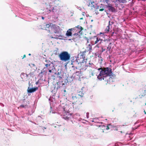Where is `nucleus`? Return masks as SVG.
<instances>
[{"mask_svg":"<svg viewBox=\"0 0 146 146\" xmlns=\"http://www.w3.org/2000/svg\"><path fill=\"white\" fill-rule=\"evenodd\" d=\"M54 109L56 110L58 113L61 115L62 117L67 120H70L72 115V113H70L66 109V107H62L60 105H57V104L54 106Z\"/></svg>","mask_w":146,"mask_h":146,"instance_id":"f257e3e1","label":"nucleus"},{"mask_svg":"<svg viewBox=\"0 0 146 146\" xmlns=\"http://www.w3.org/2000/svg\"><path fill=\"white\" fill-rule=\"evenodd\" d=\"M112 73V70L111 68L108 67L104 68L103 70H101L100 71V74L97 76L98 79L100 81L102 79L106 81L107 83H108L109 80L108 78H109V76H111Z\"/></svg>","mask_w":146,"mask_h":146,"instance_id":"f03ea898","label":"nucleus"},{"mask_svg":"<svg viewBox=\"0 0 146 146\" xmlns=\"http://www.w3.org/2000/svg\"><path fill=\"white\" fill-rule=\"evenodd\" d=\"M45 62H44V64L46 68H44L43 69L44 71L46 72H47V70L50 73H54L55 68L54 67V63L46 60L44 59Z\"/></svg>","mask_w":146,"mask_h":146,"instance_id":"7ed1b4c3","label":"nucleus"},{"mask_svg":"<svg viewBox=\"0 0 146 146\" xmlns=\"http://www.w3.org/2000/svg\"><path fill=\"white\" fill-rule=\"evenodd\" d=\"M54 1V0H43L44 3L43 4L47 9H49L47 11L48 13L52 11L53 14H55L56 12V9H54V7L52 8V9H49L52 6Z\"/></svg>","mask_w":146,"mask_h":146,"instance_id":"20e7f679","label":"nucleus"},{"mask_svg":"<svg viewBox=\"0 0 146 146\" xmlns=\"http://www.w3.org/2000/svg\"><path fill=\"white\" fill-rule=\"evenodd\" d=\"M77 29H78L76 31H75V33L73 34L72 35L75 36L74 37H73L72 38L69 39V40H73L74 41L76 42L80 38V35L78 34L82 30L83 28L82 27L78 25L76 27Z\"/></svg>","mask_w":146,"mask_h":146,"instance_id":"39448f33","label":"nucleus"},{"mask_svg":"<svg viewBox=\"0 0 146 146\" xmlns=\"http://www.w3.org/2000/svg\"><path fill=\"white\" fill-rule=\"evenodd\" d=\"M70 78H71V80H70L69 79L68 77L66 79H65L64 81L65 84L64 83H63L62 82V81L61 82L60 81L57 83L58 86H57V87L56 88V90L58 89L60 87L65 88V87L67 85V83L69 82H71V81L73 80L72 76H70Z\"/></svg>","mask_w":146,"mask_h":146,"instance_id":"423d86ee","label":"nucleus"},{"mask_svg":"<svg viewBox=\"0 0 146 146\" xmlns=\"http://www.w3.org/2000/svg\"><path fill=\"white\" fill-rule=\"evenodd\" d=\"M70 55L67 52H63L59 55V57L61 60L65 62L69 60L70 58Z\"/></svg>","mask_w":146,"mask_h":146,"instance_id":"0eeeda50","label":"nucleus"},{"mask_svg":"<svg viewBox=\"0 0 146 146\" xmlns=\"http://www.w3.org/2000/svg\"><path fill=\"white\" fill-rule=\"evenodd\" d=\"M75 59H76V60L74 61H72L71 64L72 65V67L73 68L74 70L75 69H80L81 66L82 65L84 62H83V61L82 62H79L77 60V58H75Z\"/></svg>","mask_w":146,"mask_h":146,"instance_id":"6e6552de","label":"nucleus"},{"mask_svg":"<svg viewBox=\"0 0 146 146\" xmlns=\"http://www.w3.org/2000/svg\"><path fill=\"white\" fill-rule=\"evenodd\" d=\"M97 37L98 39L100 38V42L99 43L101 45L104 44V43L108 42L109 40L107 38L108 36L106 35H104V33H100V34L98 35Z\"/></svg>","mask_w":146,"mask_h":146,"instance_id":"1a4fd4ad","label":"nucleus"},{"mask_svg":"<svg viewBox=\"0 0 146 146\" xmlns=\"http://www.w3.org/2000/svg\"><path fill=\"white\" fill-rule=\"evenodd\" d=\"M78 98L81 101L79 103V105H80L83 103V99L82 98L84 96V93L82 92V91H80L78 92V94L76 95Z\"/></svg>","mask_w":146,"mask_h":146,"instance_id":"9d476101","label":"nucleus"},{"mask_svg":"<svg viewBox=\"0 0 146 146\" xmlns=\"http://www.w3.org/2000/svg\"><path fill=\"white\" fill-rule=\"evenodd\" d=\"M55 77L56 79H58L61 82L62 81V78H63V74L60 71L55 72L54 73Z\"/></svg>","mask_w":146,"mask_h":146,"instance_id":"9b49d317","label":"nucleus"},{"mask_svg":"<svg viewBox=\"0 0 146 146\" xmlns=\"http://www.w3.org/2000/svg\"><path fill=\"white\" fill-rule=\"evenodd\" d=\"M51 30L53 31L54 33H60V31L61 30L60 27L55 25H54L52 27Z\"/></svg>","mask_w":146,"mask_h":146,"instance_id":"f8f14e48","label":"nucleus"},{"mask_svg":"<svg viewBox=\"0 0 146 146\" xmlns=\"http://www.w3.org/2000/svg\"><path fill=\"white\" fill-rule=\"evenodd\" d=\"M84 62L86 63V66L88 69L92 70L94 68V65L92 63L89 62V63H87V61H84Z\"/></svg>","mask_w":146,"mask_h":146,"instance_id":"ddd939ff","label":"nucleus"},{"mask_svg":"<svg viewBox=\"0 0 146 146\" xmlns=\"http://www.w3.org/2000/svg\"><path fill=\"white\" fill-rule=\"evenodd\" d=\"M78 96L74 93H72L69 96V99L72 101L74 102L77 101Z\"/></svg>","mask_w":146,"mask_h":146,"instance_id":"4468645a","label":"nucleus"},{"mask_svg":"<svg viewBox=\"0 0 146 146\" xmlns=\"http://www.w3.org/2000/svg\"><path fill=\"white\" fill-rule=\"evenodd\" d=\"M30 82H29V87L27 89V92L29 93H32L36 91V90H38V87L33 88H30L29 86H30Z\"/></svg>","mask_w":146,"mask_h":146,"instance_id":"2eb2a0df","label":"nucleus"},{"mask_svg":"<svg viewBox=\"0 0 146 146\" xmlns=\"http://www.w3.org/2000/svg\"><path fill=\"white\" fill-rule=\"evenodd\" d=\"M20 76L23 81L24 82L27 80V78L28 77V75L27 74L24 72H22L20 74Z\"/></svg>","mask_w":146,"mask_h":146,"instance_id":"dca6fc26","label":"nucleus"},{"mask_svg":"<svg viewBox=\"0 0 146 146\" xmlns=\"http://www.w3.org/2000/svg\"><path fill=\"white\" fill-rule=\"evenodd\" d=\"M56 35H54L55 37H53L52 36L51 37L52 38H55L56 39H58L59 37H61V38H65V37L62 35V33L61 30L60 31V33H55Z\"/></svg>","mask_w":146,"mask_h":146,"instance_id":"f3484780","label":"nucleus"},{"mask_svg":"<svg viewBox=\"0 0 146 146\" xmlns=\"http://www.w3.org/2000/svg\"><path fill=\"white\" fill-rule=\"evenodd\" d=\"M52 23H49L46 24L45 26H44V29H45L46 30H48V31H50V30L51 29V30L52 29V27L53 26V25Z\"/></svg>","mask_w":146,"mask_h":146,"instance_id":"a211bd4d","label":"nucleus"},{"mask_svg":"<svg viewBox=\"0 0 146 146\" xmlns=\"http://www.w3.org/2000/svg\"><path fill=\"white\" fill-rule=\"evenodd\" d=\"M107 7L109 11L112 12H115L116 11V9L111 5H108Z\"/></svg>","mask_w":146,"mask_h":146,"instance_id":"6ab92c4d","label":"nucleus"},{"mask_svg":"<svg viewBox=\"0 0 146 146\" xmlns=\"http://www.w3.org/2000/svg\"><path fill=\"white\" fill-rule=\"evenodd\" d=\"M113 24V23L112 22H111V23L110 21H109V25L105 30L106 32H108L109 31L111 27V25Z\"/></svg>","mask_w":146,"mask_h":146,"instance_id":"aec40b11","label":"nucleus"},{"mask_svg":"<svg viewBox=\"0 0 146 146\" xmlns=\"http://www.w3.org/2000/svg\"><path fill=\"white\" fill-rule=\"evenodd\" d=\"M102 8V9H99V11H103L104 10V5L103 4H101V6H97L96 7V9H99L100 8Z\"/></svg>","mask_w":146,"mask_h":146,"instance_id":"412c9836","label":"nucleus"},{"mask_svg":"<svg viewBox=\"0 0 146 146\" xmlns=\"http://www.w3.org/2000/svg\"><path fill=\"white\" fill-rule=\"evenodd\" d=\"M84 63L82 64V65H81V66H82V67L81 68V69L82 70H86L87 69V66H86V62H84Z\"/></svg>","mask_w":146,"mask_h":146,"instance_id":"4be33fe9","label":"nucleus"},{"mask_svg":"<svg viewBox=\"0 0 146 146\" xmlns=\"http://www.w3.org/2000/svg\"><path fill=\"white\" fill-rule=\"evenodd\" d=\"M71 29H69L67 31L66 33V35L67 36H71L72 35V31L70 30Z\"/></svg>","mask_w":146,"mask_h":146,"instance_id":"5701e85b","label":"nucleus"},{"mask_svg":"<svg viewBox=\"0 0 146 146\" xmlns=\"http://www.w3.org/2000/svg\"><path fill=\"white\" fill-rule=\"evenodd\" d=\"M86 51H90V52L92 50V47L91 44H89L86 47Z\"/></svg>","mask_w":146,"mask_h":146,"instance_id":"b1692460","label":"nucleus"},{"mask_svg":"<svg viewBox=\"0 0 146 146\" xmlns=\"http://www.w3.org/2000/svg\"><path fill=\"white\" fill-rule=\"evenodd\" d=\"M98 126H99V127H104V129H106V130H108L109 129V128L108 126H107L106 127L104 125H98Z\"/></svg>","mask_w":146,"mask_h":146,"instance_id":"393cba45","label":"nucleus"},{"mask_svg":"<svg viewBox=\"0 0 146 146\" xmlns=\"http://www.w3.org/2000/svg\"><path fill=\"white\" fill-rule=\"evenodd\" d=\"M96 37V40L95 41V42L94 43V44H96L98 42V43H99V42H100V38H98L97 37Z\"/></svg>","mask_w":146,"mask_h":146,"instance_id":"a878e982","label":"nucleus"},{"mask_svg":"<svg viewBox=\"0 0 146 146\" xmlns=\"http://www.w3.org/2000/svg\"><path fill=\"white\" fill-rule=\"evenodd\" d=\"M118 1L120 3H126L127 1L126 0H116Z\"/></svg>","mask_w":146,"mask_h":146,"instance_id":"bb28decb","label":"nucleus"},{"mask_svg":"<svg viewBox=\"0 0 146 146\" xmlns=\"http://www.w3.org/2000/svg\"><path fill=\"white\" fill-rule=\"evenodd\" d=\"M100 56H101L100 55H99L98 56V57H100V58H99V61L100 62V63H102V61H103V58H101L100 57Z\"/></svg>","mask_w":146,"mask_h":146,"instance_id":"cd10ccee","label":"nucleus"},{"mask_svg":"<svg viewBox=\"0 0 146 146\" xmlns=\"http://www.w3.org/2000/svg\"><path fill=\"white\" fill-rule=\"evenodd\" d=\"M80 71H77L75 73V74L77 76H79V75L80 74Z\"/></svg>","mask_w":146,"mask_h":146,"instance_id":"c85d7f7f","label":"nucleus"},{"mask_svg":"<svg viewBox=\"0 0 146 146\" xmlns=\"http://www.w3.org/2000/svg\"><path fill=\"white\" fill-rule=\"evenodd\" d=\"M76 29H77V27H76V26L75 27H74V28H71V29H71V30L72 31H76Z\"/></svg>","mask_w":146,"mask_h":146,"instance_id":"c756f323","label":"nucleus"},{"mask_svg":"<svg viewBox=\"0 0 146 146\" xmlns=\"http://www.w3.org/2000/svg\"><path fill=\"white\" fill-rule=\"evenodd\" d=\"M145 94H144V93H143V94H141V95H139V98H141L142 97V96H145Z\"/></svg>","mask_w":146,"mask_h":146,"instance_id":"7c9ffc66","label":"nucleus"},{"mask_svg":"<svg viewBox=\"0 0 146 146\" xmlns=\"http://www.w3.org/2000/svg\"><path fill=\"white\" fill-rule=\"evenodd\" d=\"M140 125H139L137 126V127H135V128H132V129L133 130H135L136 129H137L138 127H139L140 126Z\"/></svg>","mask_w":146,"mask_h":146,"instance_id":"2f4dec72","label":"nucleus"},{"mask_svg":"<svg viewBox=\"0 0 146 146\" xmlns=\"http://www.w3.org/2000/svg\"><path fill=\"white\" fill-rule=\"evenodd\" d=\"M28 76H30V77L33 76V74L32 73H30L29 74H28Z\"/></svg>","mask_w":146,"mask_h":146,"instance_id":"473e14b6","label":"nucleus"},{"mask_svg":"<svg viewBox=\"0 0 146 146\" xmlns=\"http://www.w3.org/2000/svg\"><path fill=\"white\" fill-rule=\"evenodd\" d=\"M89 113L87 112L86 113V117L87 118H88L89 117Z\"/></svg>","mask_w":146,"mask_h":146,"instance_id":"72a5a7b5","label":"nucleus"},{"mask_svg":"<svg viewBox=\"0 0 146 146\" xmlns=\"http://www.w3.org/2000/svg\"><path fill=\"white\" fill-rule=\"evenodd\" d=\"M97 119H98V118H93V119L94 120H92V122H95V121Z\"/></svg>","mask_w":146,"mask_h":146,"instance_id":"f704fd0d","label":"nucleus"},{"mask_svg":"<svg viewBox=\"0 0 146 146\" xmlns=\"http://www.w3.org/2000/svg\"><path fill=\"white\" fill-rule=\"evenodd\" d=\"M102 52H104V51H105V49H103V47L102 48Z\"/></svg>","mask_w":146,"mask_h":146,"instance_id":"c9c22d12","label":"nucleus"},{"mask_svg":"<svg viewBox=\"0 0 146 146\" xmlns=\"http://www.w3.org/2000/svg\"><path fill=\"white\" fill-rule=\"evenodd\" d=\"M114 146H119V145L117 143H116L115 144Z\"/></svg>","mask_w":146,"mask_h":146,"instance_id":"e433bc0d","label":"nucleus"},{"mask_svg":"<svg viewBox=\"0 0 146 146\" xmlns=\"http://www.w3.org/2000/svg\"><path fill=\"white\" fill-rule=\"evenodd\" d=\"M0 105L2 106H3L4 105L2 103H0Z\"/></svg>","mask_w":146,"mask_h":146,"instance_id":"4c0bfd02","label":"nucleus"},{"mask_svg":"<svg viewBox=\"0 0 146 146\" xmlns=\"http://www.w3.org/2000/svg\"><path fill=\"white\" fill-rule=\"evenodd\" d=\"M20 107L24 108L25 107V106L24 105H21L20 106Z\"/></svg>","mask_w":146,"mask_h":146,"instance_id":"58836bf2","label":"nucleus"},{"mask_svg":"<svg viewBox=\"0 0 146 146\" xmlns=\"http://www.w3.org/2000/svg\"><path fill=\"white\" fill-rule=\"evenodd\" d=\"M103 70V69L102 68H100L98 69V70Z\"/></svg>","mask_w":146,"mask_h":146,"instance_id":"ea45409f","label":"nucleus"},{"mask_svg":"<svg viewBox=\"0 0 146 146\" xmlns=\"http://www.w3.org/2000/svg\"><path fill=\"white\" fill-rule=\"evenodd\" d=\"M110 48H111V47H110V48L109 46H108V47H107L108 49L109 50H110Z\"/></svg>","mask_w":146,"mask_h":146,"instance_id":"a19ab883","label":"nucleus"},{"mask_svg":"<svg viewBox=\"0 0 146 146\" xmlns=\"http://www.w3.org/2000/svg\"><path fill=\"white\" fill-rule=\"evenodd\" d=\"M63 91L64 93H65L66 92V90L64 89L63 90Z\"/></svg>","mask_w":146,"mask_h":146,"instance_id":"79ce46f5","label":"nucleus"},{"mask_svg":"<svg viewBox=\"0 0 146 146\" xmlns=\"http://www.w3.org/2000/svg\"><path fill=\"white\" fill-rule=\"evenodd\" d=\"M26 57V55H24L23 56V58L22 59H23V58H24L25 57Z\"/></svg>","mask_w":146,"mask_h":146,"instance_id":"37998d69","label":"nucleus"},{"mask_svg":"<svg viewBox=\"0 0 146 146\" xmlns=\"http://www.w3.org/2000/svg\"><path fill=\"white\" fill-rule=\"evenodd\" d=\"M46 129V128L45 127H42V129L44 130V129Z\"/></svg>","mask_w":146,"mask_h":146,"instance_id":"c03bdc74","label":"nucleus"},{"mask_svg":"<svg viewBox=\"0 0 146 146\" xmlns=\"http://www.w3.org/2000/svg\"><path fill=\"white\" fill-rule=\"evenodd\" d=\"M42 19L44 20V17H42Z\"/></svg>","mask_w":146,"mask_h":146,"instance_id":"a18cd8bd","label":"nucleus"},{"mask_svg":"<svg viewBox=\"0 0 146 146\" xmlns=\"http://www.w3.org/2000/svg\"><path fill=\"white\" fill-rule=\"evenodd\" d=\"M86 40H87V42H88V38H86Z\"/></svg>","mask_w":146,"mask_h":146,"instance_id":"49530a36","label":"nucleus"},{"mask_svg":"<svg viewBox=\"0 0 146 146\" xmlns=\"http://www.w3.org/2000/svg\"><path fill=\"white\" fill-rule=\"evenodd\" d=\"M144 112L145 114H146V112L145 111H144Z\"/></svg>","mask_w":146,"mask_h":146,"instance_id":"de8ad7c7","label":"nucleus"},{"mask_svg":"<svg viewBox=\"0 0 146 146\" xmlns=\"http://www.w3.org/2000/svg\"><path fill=\"white\" fill-rule=\"evenodd\" d=\"M106 14H107V15H109V13L107 12H106Z\"/></svg>","mask_w":146,"mask_h":146,"instance_id":"09e8293b","label":"nucleus"},{"mask_svg":"<svg viewBox=\"0 0 146 146\" xmlns=\"http://www.w3.org/2000/svg\"><path fill=\"white\" fill-rule=\"evenodd\" d=\"M104 11H105V12H106H106H107V11H106V10H104Z\"/></svg>","mask_w":146,"mask_h":146,"instance_id":"8fccbe9b","label":"nucleus"},{"mask_svg":"<svg viewBox=\"0 0 146 146\" xmlns=\"http://www.w3.org/2000/svg\"><path fill=\"white\" fill-rule=\"evenodd\" d=\"M104 11H105V12H106H106H107V11H106V10H104Z\"/></svg>","mask_w":146,"mask_h":146,"instance_id":"3c124183","label":"nucleus"},{"mask_svg":"<svg viewBox=\"0 0 146 146\" xmlns=\"http://www.w3.org/2000/svg\"><path fill=\"white\" fill-rule=\"evenodd\" d=\"M137 123V122H136L135 123V124H136Z\"/></svg>","mask_w":146,"mask_h":146,"instance_id":"603ef678","label":"nucleus"},{"mask_svg":"<svg viewBox=\"0 0 146 146\" xmlns=\"http://www.w3.org/2000/svg\"><path fill=\"white\" fill-rule=\"evenodd\" d=\"M29 56H30V55H31V54H29Z\"/></svg>","mask_w":146,"mask_h":146,"instance_id":"864d4df0","label":"nucleus"},{"mask_svg":"<svg viewBox=\"0 0 146 146\" xmlns=\"http://www.w3.org/2000/svg\"><path fill=\"white\" fill-rule=\"evenodd\" d=\"M68 78H69V79L70 80H71V78H70V77H68Z\"/></svg>","mask_w":146,"mask_h":146,"instance_id":"5fc2aeb1","label":"nucleus"},{"mask_svg":"<svg viewBox=\"0 0 146 146\" xmlns=\"http://www.w3.org/2000/svg\"><path fill=\"white\" fill-rule=\"evenodd\" d=\"M59 39H62V38H59Z\"/></svg>","mask_w":146,"mask_h":146,"instance_id":"6e6d98bb","label":"nucleus"},{"mask_svg":"<svg viewBox=\"0 0 146 146\" xmlns=\"http://www.w3.org/2000/svg\"><path fill=\"white\" fill-rule=\"evenodd\" d=\"M42 72H40V74L42 73Z\"/></svg>","mask_w":146,"mask_h":146,"instance_id":"4d7b16f0","label":"nucleus"},{"mask_svg":"<svg viewBox=\"0 0 146 146\" xmlns=\"http://www.w3.org/2000/svg\"><path fill=\"white\" fill-rule=\"evenodd\" d=\"M49 100L50 101V98L49 99Z\"/></svg>","mask_w":146,"mask_h":146,"instance_id":"13d9d810","label":"nucleus"},{"mask_svg":"<svg viewBox=\"0 0 146 146\" xmlns=\"http://www.w3.org/2000/svg\"><path fill=\"white\" fill-rule=\"evenodd\" d=\"M80 19H83V18H80Z\"/></svg>","mask_w":146,"mask_h":146,"instance_id":"bf43d9fd","label":"nucleus"},{"mask_svg":"<svg viewBox=\"0 0 146 146\" xmlns=\"http://www.w3.org/2000/svg\"><path fill=\"white\" fill-rule=\"evenodd\" d=\"M33 66H35V65L34 64H33Z\"/></svg>","mask_w":146,"mask_h":146,"instance_id":"052dcab7","label":"nucleus"},{"mask_svg":"<svg viewBox=\"0 0 146 146\" xmlns=\"http://www.w3.org/2000/svg\"><path fill=\"white\" fill-rule=\"evenodd\" d=\"M145 105H146V102L145 103Z\"/></svg>","mask_w":146,"mask_h":146,"instance_id":"680f3d73","label":"nucleus"},{"mask_svg":"<svg viewBox=\"0 0 146 146\" xmlns=\"http://www.w3.org/2000/svg\"><path fill=\"white\" fill-rule=\"evenodd\" d=\"M93 73H92V75H93Z\"/></svg>","mask_w":146,"mask_h":146,"instance_id":"e2e57ef3","label":"nucleus"},{"mask_svg":"<svg viewBox=\"0 0 146 146\" xmlns=\"http://www.w3.org/2000/svg\"><path fill=\"white\" fill-rule=\"evenodd\" d=\"M93 73H92V75H93Z\"/></svg>","mask_w":146,"mask_h":146,"instance_id":"0e129e2a","label":"nucleus"},{"mask_svg":"<svg viewBox=\"0 0 146 146\" xmlns=\"http://www.w3.org/2000/svg\"><path fill=\"white\" fill-rule=\"evenodd\" d=\"M93 73H92V75H93Z\"/></svg>","mask_w":146,"mask_h":146,"instance_id":"69168bd1","label":"nucleus"},{"mask_svg":"<svg viewBox=\"0 0 146 146\" xmlns=\"http://www.w3.org/2000/svg\"><path fill=\"white\" fill-rule=\"evenodd\" d=\"M110 145H108V146H110Z\"/></svg>","mask_w":146,"mask_h":146,"instance_id":"338daca9","label":"nucleus"},{"mask_svg":"<svg viewBox=\"0 0 146 146\" xmlns=\"http://www.w3.org/2000/svg\"><path fill=\"white\" fill-rule=\"evenodd\" d=\"M50 105H51V103H50Z\"/></svg>","mask_w":146,"mask_h":146,"instance_id":"774afa93","label":"nucleus"}]
</instances>
